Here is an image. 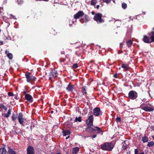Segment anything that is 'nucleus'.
<instances>
[{"label":"nucleus","instance_id":"nucleus-1","mask_svg":"<svg viewBox=\"0 0 154 154\" xmlns=\"http://www.w3.org/2000/svg\"><path fill=\"white\" fill-rule=\"evenodd\" d=\"M148 35H149V38L146 35L143 36V41L145 43H150L152 42H154V32L152 31L150 32H149L147 34Z\"/></svg>","mask_w":154,"mask_h":154},{"label":"nucleus","instance_id":"nucleus-2","mask_svg":"<svg viewBox=\"0 0 154 154\" xmlns=\"http://www.w3.org/2000/svg\"><path fill=\"white\" fill-rule=\"evenodd\" d=\"M114 147V145L111 142H106L101 146V148L103 150L111 151Z\"/></svg>","mask_w":154,"mask_h":154},{"label":"nucleus","instance_id":"nucleus-3","mask_svg":"<svg viewBox=\"0 0 154 154\" xmlns=\"http://www.w3.org/2000/svg\"><path fill=\"white\" fill-rule=\"evenodd\" d=\"M102 14L98 13L95 14L93 19L94 20L96 21L98 24H100L104 22V20L102 18Z\"/></svg>","mask_w":154,"mask_h":154},{"label":"nucleus","instance_id":"nucleus-4","mask_svg":"<svg viewBox=\"0 0 154 154\" xmlns=\"http://www.w3.org/2000/svg\"><path fill=\"white\" fill-rule=\"evenodd\" d=\"M58 73L57 71L55 69L51 70L49 74V79L52 80L58 76Z\"/></svg>","mask_w":154,"mask_h":154},{"label":"nucleus","instance_id":"nucleus-5","mask_svg":"<svg viewBox=\"0 0 154 154\" xmlns=\"http://www.w3.org/2000/svg\"><path fill=\"white\" fill-rule=\"evenodd\" d=\"M17 119L20 124L23 125L25 120V118L23 117V115L22 113H19L17 116Z\"/></svg>","mask_w":154,"mask_h":154},{"label":"nucleus","instance_id":"nucleus-6","mask_svg":"<svg viewBox=\"0 0 154 154\" xmlns=\"http://www.w3.org/2000/svg\"><path fill=\"white\" fill-rule=\"evenodd\" d=\"M102 112L99 107H96L93 110L94 115L96 116H100L102 115Z\"/></svg>","mask_w":154,"mask_h":154},{"label":"nucleus","instance_id":"nucleus-7","mask_svg":"<svg viewBox=\"0 0 154 154\" xmlns=\"http://www.w3.org/2000/svg\"><path fill=\"white\" fill-rule=\"evenodd\" d=\"M128 97L132 100H134L137 97V94L135 91H131L128 94Z\"/></svg>","mask_w":154,"mask_h":154},{"label":"nucleus","instance_id":"nucleus-8","mask_svg":"<svg viewBox=\"0 0 154 154\" xmlns=\"http://www.w3.org/2000/svg\"><path fill=\"white\" fill-rule=\"evenodd\" d=\"M90 20L89 17L86 14H84V17L81 18L80 21L82 23H87Z\"/></svg>","mask_w":154,"mask_h":154},{"label":"nucleus","instance_id":"nucleus-9","mask_svg":"<svg viewBox=\"0 0 154 154\" xmlns=\"http://www.w3.org/2000/svg\"><path fill=\"white\" fill-rule=\"evenodd\" d=\"M93 116H90L87 120V124L88 128L91 127L93 126Z\"/></svg>","mask_w":154,"mask_h":154},{"label":"nucleus","instance_id":"nucleus-10","mask_svg":"<svg viewBox=\"0 0 154 154\" xmlns=\"http://www.w3.org/2000/svg\"><path fill=\"white\" fill-rule=\"evenodd\" d=\"M84 15V13L82 11H79L73 16V17L74 19H77L83 16Z\"/></svg>","mask_w":154,"mask_h":154},{"label":"nucleus","instance_id":"nucleus-11","mask_svg":"<svg viewBox=\"0 0 154 154\" xmlns=\"http://www.w3.org/2000/svg\"><path fill=\"white\" fill-rule=\"evenodd\" d=\"M26 81L28 82H30L31 80H34L35 79V78L30 75V73L29 72H27L25 74Z\"/></svg>","mask_w":154,"mask_h":154},{"label":"nucleus","instance_id":"nucleus-12","mask_svg":"<svg viewBox=\"0 0 154 154\" xmlns=\"http://www.w3.org/2000/svg\"><path fill=\"white\" fill-rule=\"evenodd\" d=\"M27 154H35L34 152V148L31 146L28 147L27 149Z\"/></svg>","mask_w":154,"mask_h":154},{"label":"nucleus","instance_id":"nucleus-13","mask_svg":"<svg viewBox=\"0 0 154 154\" xmlns=\"http://www.w3.org/2000/svg\"><path fill=\"white\" fill-rule=\"evenodd\" d=\"M25 98L26 100L30 103H32L33 101V98L32 97L28 94L25 95Z\"/></svg>","mask_w":154,"mask_h":154},{"label":"nucleus","instance_id":"nucleus-14","mask_svg":"<svg viewBox=\"0 0 154 154\" xmlns=\"http://www.w3.org/2000/svg\"><path fill=\"white\" fill-rule=\"evenodd\" d=\"M141 109L146 111L148 112L152 111L153 110V109L147 106H143L141 107Z\"/></svg>","mask_w":154,"mask_h":154},{"label":"nucleus","instance_id":"nucleus-15","mask_svg":"<svg viewBox=\"0 0 154 154\" xmlns=\"http://www.w3.org/2000/svg\"><path fill=\"white\" fill-rule=\"evenodd\" d=\"M5 53L6 54L7 57L9 59L11 60L13 58V55L12 54L9 53L8 51L7 50L5 51Z\"/></svg>","mask_w":154,"mask_h":154},{"label":"nucleus","instance_id":"nucleus-16","mask_svg":"<svg viewBox=\"0 0 154 154\" xmlns=\"http://www.w3.org/2000/svg\"><path fill=\"white\" fill-rule=\"evenodd\" d=\"M87 89L88 88L87 87L85 86H83L82 87V91L84 95L85 94H87Z\"/></svg>","mask_w":154,"mask_h":154},{"label":"nucleus","instance_id":"nucleus-17","mask_svg":"<svg viewBox=\"0 0 154 154\" xmlns=\"http://www.w3.org/2000/svg\"><path fill=\"white\" fill-rule=\"evenodd\" d=\"M79 151V148L76 147L73 148L72 149V153L73 154H76Z\"/></svg>","mask_w":154,"mask_h":154},{"label":"nucleus","instance_id":"nucleus-18","mask_svg":"<svg viewBox=\"0 0 154 154\" xmlns=\"http://www.w3.org/2000/svg\"><path fill=\"white\" fill-rule=\"evenodd\" d=\"M73 88V85L69 84L68 85L67 87H66V89L68 91H72Z\"/></svg>","mask_w":154,"mask_h":154},{"label":"nucleus","instance_id":"nucleus-19","mask_svg":"<svg viewBox=\"0 0 154 154\" xmlns=\"http://www.w3.org/2000/svg\"><path fill=\"white\" fill-rule=\"evenodd\" d=\"M8 152L6 150V148H1L0 149V154H6Z\"/></svg>","mask_w":154,"mask_h":154},{"label":"nucleus","instance_id":"nucleus-20","mask_svg":"<svg viewBox=\"0 0 154 154\" xmlns=\"http://www.w3.org/2000/svg\"><path fill=\"white\" fill-rule=\"evenodd\" d=\"M95 128V132H97V133L101 134H103L102 131L100 128L98 127H96Z\"/></svg>","mask_w":154,"mask_h":154},{"label":"nucleus","instance_id":"nucleus-21","mask_svg":"<svg viewBox=\"0 0 154 154\" xmlns=\"http://www.w3.org/2000/svg\"><path fill=\"white\" fill-rule=\"evenodd\" d=\"M133 42L131 40H129L126 42V44L129 48L131 46Z\"/></svg>","mask_w":154,"mask_h":154},{"label":"nucleus","instance_id":"nucleus-22","mask_svg":"<svg viewBox=\"0 0 154 154\" xmlns=\"http://www.w3.org/2000/svg\"><path fill=\"white\" fill-rule=\"evenodd\" d=\"M8 149V150L9 154H16V152L14 151L11 149Z\"/></svg>","mask_w":154,"mask_h":154},{"label":"nucleus","instance_id":"nucleus-23","mask_svg":"<svg viewBox=\"0 0 154 154\" xmlns=\"http://www.w3.org/2000/svg\"><path fill=\"white\" fill-rule=\"evenodd\" d=\"M142 140L143 143L147 142L148 141V138L147 137H142Z\"/></svg>","mask_w":154,"mask_h":154},{"label":"nucleus","instance_id":"nucleus-24","mask_svg":"<svg viewBox=\"0 0 154 154\" xmlns=\"http://www.w3.org/2000/svg\"><path fill=\"white\" fill-rule=\"evenodd\" d=\"M11 110L10 109H9L8 111V113L7 114H4V116L6 118H8L9 115L11 114Z\"/></svg>","mask_w":154,"mask_h":154},{"label":"nucleus","instance_id":"nucleus-25","mask_svg":"<svg viewBox=\"0 0 154 154\" xmlns=\"http://www.w3.org/2000/svg\"><path fill=\"white\" fill-rule=\"evenodd\" d=\"M17 117V116L15 115V114L13 113L11 116V119L12 120L14 121L16 120Z\"/></svg>","mask_w":154,"mask_h":154},{"label":"nucleus","instance_id":"nucleus-26","mask_svg":"<svg viewBox=\"0 0 154 154\" xmlns=\"http://www.w3.org/2000/svg\"><path fill=\"white\" fill-rule=\"evenodd\" d=\"M122 7L123 9H125L127 8V4L125 2H123L122 4Z\"/></svg>","mask_w":154,"mask_h":154},{"label":"nucleus","instance_id":"nucleus-27","mask_svg":"<svg viewBox=\"0 0 154 154\" xmlns=\"http://www.w3.org/2000/svg\"><path fill=\"white\" fill-rule=\"evenodd\" d=\"M63 135L66 136L67 135H69L70 134V132L69 131L67 130H65L63 131Z\"/></svg>","mask_w":154,"mask_h":154},{"label":"nucleus","instance_id":"nucleus-28","mask_svg":"<svg viewBox=\"0 0 154 154\" xmlns=\"http://www.w3.org/2000/svg\"><path fill=\"white\" fill-rule=\"evenodd\" d=\"M97 2L96 0H91V5L94 6L95 7V4Z\"/></svg>","mask_w":154,"mask_h":154},{"label":"nucleus","instance_id":"nucleus-29","mask_svg":"<svg viewBox=\"0 0 154 154\" xmlns=\"http://www.w3.org/2000/svg\"><path fill=\"white\" fill-rule=\"evenodd\" d=\"M81 121L82 119L81 117H79L78 118H77V117H76L75 120V122H81Z\"/></svg>","mask_w":154,"mask_h":154},{"label":"nucleus","instance_id":"nucleus-30","mask_svg":"<svg viewBox=\"0 0 154 154\" xmlns=\"http://www.w3.org/2000/svg\"><path fill=\"white\" fill-rule=\"evenodd\" d=\"M154 144V143L152 141L149 142L148 143L147 146L150 147L152 146Z\"/></svg>","mask_w":154,"mask_h":154},{"label":"nucleus","instance_id":"nucleus-31","mask_svg":"<svg viewBox=\"0 0 154 154\" xmlns=\"http://www.w3.org/2000/svg\"><path fill=\"white\" fill-rule=\"evenodd\" d=\"M89 130L90 131H91L92 132H93V131H95V129H96L95 127H94V128H93V127L91 128V127H89Z\"/></svg>","mask_w":154,"mask_h":154},{"label":"nucleus","instance_id":"nucleus-32","mask_svg":"<svg viewBox=\"0 0 154 154\" xmlns=\"http://www.w3.org/2000/svg\"><path fill=\"white\" fill-rule=\"evenodd\" d=\"M17 2L18 5H21L23 3L22 0H17Z\"/></svg>","mask_w":154,"mask_h":154},{"label":"nucleus","instance_id":"nucleus-33","mask_svg":"<svg viewBox=\"0 0 154 154\" xmlns=\"http://www.w3.org/2000/svg\"><path fill=\"white\" fill-rule=\"evenodd\" d=\"M116 120L117 122H121V118L120 117H117L116 118Z\"/></svg>","mask_w":154,"mask_h":154},{"label":"nucleus","instance_id":"nucleus-34","mask_svg":"<svg viewBox=\"0 0 154 154\" xmlns=\"http://www.w3.org/2000/svg\"><path fill=\"white\" fill-rule=\"evenodd\" d=\"M103 2L108 4L110 2L111 0H103Z\"/></svg>","mask_w":154,"mask_h":154},{"label":"nucleus","instance_id":"nucleus-35","mask_svg":"<svg viewBox=\"0 0 154 154\" xmlns=\"http://www.w3.org/2000/svg\"><path fill=\"white\" fill-rule=\"evenodd\" d=\"M79 66L78 64L75 63L73 64L72 67H78Z\"/></svg>","mask_w":154,"mask_h":154},{"label":"nucleus","instance_id":"nucleus-36","mask_svg":"<svg viewBox=\"0 0 154 154\" xmlns=\"http://www.w3.org/2000/svg\"><path fill=\"white\" fill-rule=\"evenodd\" d=\"M8 94L9 96H14V94L11 92H8Z\"/></svg>","mask_w":154,"mask_h":154},{"label":"nucleus","instance_id":"nucleus-37","mask_svg":"<svg viewBox=\"0 0 154 154\" xmlns=\"http://www.w3.org/2000/svg\"><path fill=\"white\" fill-rule=\"evenodd\" d=\"M128 66L126 64H123L122 65L121 67H127Z\"/></svg>","mask_w":154,"mask_h":154},{"label":"nucleus","instance_id":"nucleus-38","mask_svg":"<svg viewBox=\"0 0 154 154\" xmlns=\"http://www.w3.org/2000/svg\"><path fill=\"white\" fill-rule=\"evenodd\" d=\"M134 154H139L138 151L137 149H135L134 150Z\"/></svg>","mask_w":154,"mask_h":154},{"label":"nucleus","instance_id":"nucleus-39","mask_svg":"<svg viewBox=\"0 0 154 154\" xmlns=\"http://www.w3.org/2000/svg\"><path fill=\"white\" fill-rule=\"evenodd\" d=\"M60 62H64V59H63L62 58H61V59H60Z\"/></svg>","mask_w":154,"mask_h":154},{"label":"nucleus","instance_id":"nucleus-40","mask_svg":"<svg viewBox=\"0 0 154 154\" xmlns=\"http://www.w3.org/2000/svg\"><path fill=\"white\" fill-rule=\"evenodd\" d=\"M120 48H122L123 47V43H120Z\"/></svg>","mask_w":154,"mask_h":154},{"label":"nucleus","instance_id":"nucleus-41","mask_svg":"<svg viewBox=\"0 0 154 154\" xmlns=\"http://www.w3.org/2000/svg\"><path fill=\"white\" fill-rule=\"evenodd\" d=\"M94 7L97 9H98L100 7V5H97L96 6V7L95 6Z\"/></svg>","mask_w":154,"mask_h":154},{"label":"nucleus","instance_id":"nucleus-42","mask_svg":"<svg viewBox=\"0 0 154 154\" xmlns=\"http://www.w3.org/2000/svg\"><path fill=\"white\" fill-rule=\"evenodd\" d=\"M96 136H97L96 134H94V135H92V137L93 138H95L96 137Z\"/></svg>","mask_w":154,"mask_h":154},{"label":"nucleus","instance_id":"nucleus-43","mask_svg":"<svg viewBox=\"0 0 154 154\" xmlns=\"http://www.w3.org/2000/svg\"><path fill=\"white\" fill-rule=\"evenodd\" d=\"M114 77L116 78H117V73L115 74L114 75Z\"/></svg>","mask_w":154,"mask_h":154},{"label":"nucleus","instance_id":"nucleus-44","mask_svg":"<svg viewBox=\"0 0 154 154\" xmlns=\"http://www.w3.org/2000/svg\"><path fill=\"white\" fill-rule=\"evenodd\" d=\"M3 45V42L2 41H0V45Z\"/></svg>","mask_w":154,"mask_h":154},{"label":"nucleus","instance_id":"nucleus-45","mask_svg":"<svg viewBox=\"0 0 154 154\" xmlns=\"http://www.w3.org/2000/svg\"><path fill=\"white\" fill-rule=\"evenodd\" d=\"M61 54H65V52L64 51H61Z\"/></svg>","mask_w":154,"mask_h":154},{"label":"nucleus","instance_id":"nucleus-46","mask_svg":"<svg viewBox=\"0 0 154 154\" xmlns=\"http://www.w3.org/2000/svg\"><path fill=\"white\" fill-rule=\"evenodd\" d=\"M49 0H41V1H43L45 2H48Z\"/></svg>","mask_w":154,"mask_h":154},{"label":"nucleus","instance_id":"nucleus-47","mask_svg":"<svg viewBox=\"0 0 154 154\" xmlns=\"http://www.w3.org/2000/svg\"><path fill=\"white\" fill-rule=\"evenodd\" d=\"M125 70L126 71L128 70L129 68H125Z\"/></svg>","mask_w":154,"mask_h":154},{"label":"nucleus","instance_id":"nucleus-48","mask_svg":"<svg viewBox=\"0 0 154 154\" xmlns=\"http://www.w3.org/2000/svg\"><path fill=\"white\" fill-rule=\"evenodd\" d=\"M69 136H68L66 138V139H67L69 138Z\"/></svg>","mask_w":154,"mask_h":154},{"label":"nucleus","instance_id":"nucleus-49","mask_svg":"<svg viewBox=\"0 0 154 154\" xmlns=\"http://www.w3.org/2000/svg\"><path fill=\"white\" fill-rule=\"evenodd\" d=\"M4 109H5V110H7L6 108L4 106Z\"/></svg>","mask_w":154,"mask_h":154},{"label":"nucleus","instance_id":"nucleus-50","mask_svg":"<svg viewBox=\"0 0 154 154\" xmlns=\"http://www.w3.org/2000/svg\"><path fill=\"white\" fill-rule=\"evenodd\" d=\"M91 13H92V14H95V13H94V12H91Z\"/></svg>","mask_w":154,"mask_h":154},{"label":"nucleus","instance_id":"nucleus-51","mask_svg":"<svg viewBox=\"0 0 154 154\" xmlns=\"http://www.w3.org/2000/svg\"><path fill=\"white\" fill-rule=\"evenodd\" d=\"M75 68H72V70L73 71H74V69H75Z\"/></svg>","mask_w":154,"mask_h":154},{"label":"nucleus","instance_id":"nucleus-52","mask_svg":"<svg viewBox=\"0 0 154 154\" xmlns=\"http://www.w3.org/2000/svg\"><path fill=\"white\" fill-rule=\"evenodd\" d=\"M36 1H41V0H35Z\"/></svg>","mask_w":154,"mask_h":154},{"label":"nucleus","instance_id":"nucleus-53","mask_svg":"<svg viewBox=\"0 0 154 154\" xmlns=\"http://www.w3.org/2000/svg\"><path fill=\"white\" fill-rule=\"evenodd\" d=\"M53 111H51V113H53Z\"/></svg>","mask_w":154,"mask_h":154},{"label":"nucleus","instance_id":"nucleus-54","mask_svg":"<svg viewBox=\"0 0 154 154\" xmlns=\"http://www.w3.org/2000/svg\"><path fill=\"white\" fill-rule=\"evenodd\" d=\"M113 2L114 3H116L115 2V1L114 0H113Z\"/></svg>","mask_w":154,"mask_h":154},{"label":"nucleus","instance_id":"nucleus-55","mask_svg":"<svg viewBox=\"0 0 154 154\" xmlns=\"http://www.w3.org/2000/svg\"><path fill=\"white\" fill-rule=\"evenodd\" d=\"M75 54H76V55H77V52H76V53H75Z\"/></svg>","mask_w":154,"mask_h":154},{"label":"nucleus","instance_id":"nucleus-56","mask_svg":"<svg viewBox=\"0 0 154 154\" xmlns=\"http://www.w3.org/2000/svg\"><path fill=\"white\" fill-rule=\"evenodd\" d=\"M57 154H60L59 153H57Z\"/></svg>","mask_w":154,"mask_h":154},{"label":"nucleus","instance_id":"nucleus-57","mask_svg":"<svg viewBox=\"0 0 154 154\" xmlns=\"http://www.w3.org/2000/svg\"><path fill=\"white\" fill-rule=\"evenodd\" d=\"M153 30H154V27L152 29Z\"/></svg>","mask_w":154,"mask_h":154},{"label":"nucleus","instance_id":"nucleus-58","mask_svg":"<svg viewBox=\"0 0 154 154\" xmlns=\"http://www.w3.org/2000/svg\"><path fill=\"white\" fill-rule=\"evenodd\" d=\"M127 154H130V152H129Z\"/></svg>","mask_w":154,"mask_h":154},{"label":"nucleus","instance_id":"nucleus-59","mask_svg":"<svg viewBox=\"0 0 154 154\" xmlns=\"http://www.w3.org/2000/svg\"><path fill=\"white\" fill-rule=\"evenodd\" d=\"M126 147L125 146V147L124 148V149H126Z\"/></svg>","mask_w":154,"mask_h":154},{"label":"nucleus","instance_id":"nucleus-60","mask_svg":"<svg viewBox=\"0 0 154 154\" xmlns=\"http://www.w3.org/2000/svg\"><path fill=\"white\" fill-rule=\"evenodd\" d=\"M30 70H31V71H32V69H31Z\"/></svg>","mask_w":154,"mask_h":154},{"label":"nucleus","instance_id":"nucleus-61","mask_svg":"<svg viewBox=\"0 0 154 154\" xmlns=\"http://www.w3.org/2000/svg\"><path fill=\"white\" fill-rule=\"evenodd\" d=\"M26 92H25L24 94H26Z\"/></svg>","mask_w":154,"mask_h":154},{"label":"nucleus","instance_id":"nucleus-62","mask_svg":"<svg viewBox=\"0 0 154 154\" xmlns=\"http://www.w3.org/2000/svg\"><path fill=\"white\" fill-rule=\"evenodd\" d=\"M97 67H99V66H97Z\"/></svg>","mask_w":154,"mask_h":154}]
</instances>
